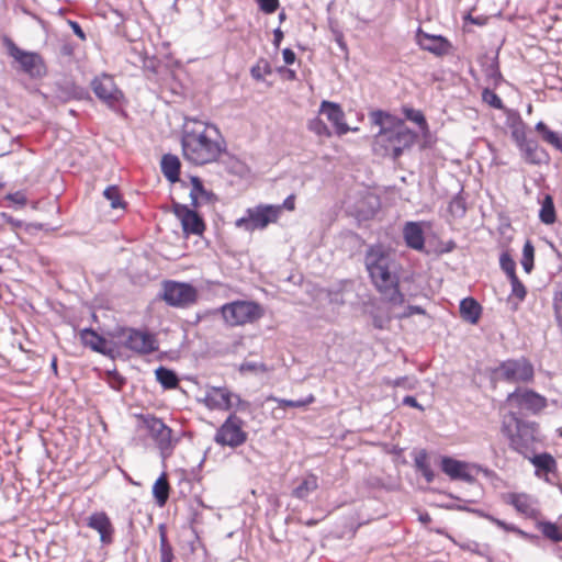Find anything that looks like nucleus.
I'll use <instances>...</instances> for the list:
<instances>
[{"mask_svg":"<svg viewBox=\"0 0 562 562\" xmlns=\"http://www.w3.org/2000/svg\"><path fill=\"white\" fill-rule=\"evenodd\" d=\"M181 145L183 157L196 166L216 161L226 150L217 126L196 119L186 120Z\"/></svg>","mask_w":562,"mask_h":562,"instance_id":"obj_1","label":"nucleus"},{"mask_svg":"<svg viewBox=\"0 0 562 562\" xmlns=\"http://www.w3.org/2000/svg\"><path fill=\"white\" fill-rule=\"evenodd\" d=\"M364 265L382 297L392 305H402L405 296L400 291V266L394 254L381 244L371 245L366 251Z\"/></svg>","mask_w":562,"mask_h":562,"instance_id":"obj_2","label":"nucleus"},{"mask_svg":"<svg viewBox=\"0 0 562 562\" xmlns=\"http://www.w3.org/2000/svg\"><path fill=\"white\" fill-rule=\"evenodd\" d=\"M508 418L509 422H503V432L508 437L509 445L515 451L528 457L535 451L536 445L542 441L539 425L519 418L515 412H510Z\"/></svg>","mask_w":562,"mask_h":562,"instance_id":"obj_3","label":"nucleus"},{"mask_svg":"<svg viewBox=\"0 0 562 562\" xmlns=\"http://www.w3.org/2000/svg\"><path fill=\"white\" fill-rule=\"evenodd\" d=\"M416 133L397 121L396 125L389 130L379 131L374 136L373 150L382 157L397 159L406 148L413 146Z\"/></svg>","mask_w":562,"mask_h":562,"instance_id":"obj_4","label":"nucleus"},{"mask_svg":"<svg viewBox=\"0 0 562 562\" xmlns=\"http://www.w3.org/2000/svg\"><path fill=\"white\" fill-rule=\"evenodd\" d=\"M282 211V206L272 204H258L246 210L245 215L237 218L235 226L246 232L261 231L268 225L277 223Z\"/></svg>","mask_w":562,"mask_h":562,"instance_id":"obj_5","label":"nucleus"},{"mask_svg":"<svg viewBox=\"0 0 562 562\" xmlns=\"http://www.w3.org/2000/svg\"><path fill=\"white\" fill-rule=\"evenodd\" d=\"M221 313L226 324L240 326L259 319L262 316V308L256 302L238 300L224 304Z\"/></svg>","mask_w":562,"mask_h":562,"instance_id":"obj_6","label":"nucleus"},{"mask_svg":"<svg viewBox=\"0 0 562 562\" xmlns=\"http://www.w3.org/2000/svg\"><path fill=\"white\" fill-rule=\"evenodd\" d=\"M139 419L148 435L156 442L162 458L171 456L178 440L172 437V429L162 419L154 415H140Z\"/></svg>","mask_w":562,"mask_h":562,"instance_id":"obj_7","label":"nucleus"},{"mask_svg":"<svg viewBox=\"0 0 562 562\" xmlns=\"http://www.w3.org/2000/svg\"><path fill=\"white\" fill-rule=\"evenodd\" d=\"M494 373L497 379L509 383H530L535 379L533 366L525 357L502 361Z\"/></svg>","mask_w":562,"mask_h":562,"instance_id":"obj_8","label":"nucleus"},{"mask_svg":"<svg viewBox=\"0 0 562 562\" xmlns=\"http://www.w3.org/2000/svg\"><path fill=\"white\" fill-rule=\"evenodd\" d=\"M245 422L235 413L224 420L214 435V441L222 447L237 448L243 446L248 438L244 429Z\"/></svg>","mask_w":562,"mask_h":562,"instance_id":"obj_9","label":"nucleus"},{"mask_svg":"<svg viewBox=\"0 0 562 562\" xmlns=\"http://www.w3.org/2000/svg\"><path fill=\"white\" fill-rule=\"evenodd\" d=\"M162 299L170 306L188 307L196 302L198 291L190 283L169 280L164 282Z\"/></svg>","mask_w":562,"mask_h":562,"instance_id":"obj_10","label":"nucleus"},{"mask_svg":"<svg viewBox=\"0 0 562 562\" xmlns=\"http://www.w3.org/2000/svg\"><path fill=\"white\" fill-rule=\"evenodd\" d=\"M5 44L9 55L20 64L25 74L32 78H42L46 75V66L40 54L22 50L9 38Z\"/></svg>","mask_w":562,"mask_h":562,"instance_id":"obj_11","label":"nucleus"},{"mask_svg":"<svg viewBox=\"0 0 562 562\" xmlns=\"http://www.w3.org/2000/svg\"><path fill=\"white\" fill-rule=\"evenodd\" d=\"M506 403L517 408L519 412L526 411L532 415L542 412L547 405V398L530 389L517 387L514 392L509 393L506 397Z\"/></svg>","mask_w":562,"mask_h":562,"instance_id":"obj_12","label":"nucleus"},{"mask_svg":"<svg viewBox=\"0 0 562 562\" xmlns=\"http://www.w3.org/2000/svg\"><path fill=\"white\" fill-rule=\"evenodd\" d=\"M124 346L138 355H149L158 350L159 345L155 335L135 328L123 330Z\"/></svg>","mask_w":562,"mask_h":562,"instance_id":"obj_13","label":"nucleus"},{"mask_svg":"<svg viewBox=\"0 0 562 562\" xmlns=\"http://www.w3.org/2000/svg\"><path fill=\"white\" fill-rule=\"evenodd\" d=\"M503 502L510 505L515 510L529 519H537L540 516L538 501L527 493H506L502 496Z\"/></svg>","mask_w":562,"mask_h":562,"instance_id":"obj_14","label":"nucleus"},{"mask_svg":"<svg viewBox=\"0 0 562 562\" xmlns=\"http://www.w3.org/2000/svg\"><path fill=\"white\" fill-rule=\"evenodd\" d=\"M172 210L177 218L180 221L183 234L189 235H202L205 229L203 218L193 210L189 209L188 205L173 202Z\"/></svg>","mask_w":562,"mask_h":562,"instance_id":"obj_15","label":"nucleus"},{"mask_svg":"<svg viewBox=\"0 0 562 562\" xmlns=\"http://www.w3.org/2000/svg\"><path fill=\"white\" fill-rule=\"evenodd\" d=\"M95 95L111 108L116 106L123 98L122 91L116 87L112 77L103 75L91 82Z\"/></svg>","mask_w":562,"mask_h":562,"instance_id":"obj_16","label":"nucleus"},{"mask_svg":"<svg viewBox=\"0 0 562 562\" xmlns=\"http://www.w3.org/2000/svg\"><path fill=\"white\" fill-rule=\"evenodd\" d=\"M319 113L324 114L327 120L335 127V132L338 136H342L347 134L349 131H357L358 128H350L345 121V112L340 104L330 102V101H322L319 105Z\"/></svg>","mask_w":562,"mask_h":562,"instance_id":"obj_17","label":"nucleus"},{"mask_svg":"<svg viewBox=\"0 0 562 562\" xmlns=\"http://www.w3.org/2000/svg\"><path fill=\"white\" fill-rule=\"evenodd\" d=\"M233 393L225 386H209L204 396V404L210 409L228 411L233 407Z\"/></svg>","mask_w":562,"mask_h":562,"instance_id":"obj_18","label":"nucleus"},{"mask_svg":"<svg viewBox=\"0 0 562 562\" xmlns=\"http://www.w3.org/2000/svg\"><path fill=\"white\" fill-rule=\"evenodd\" d=\"M441 471L451 480H460L464 482H472L474 476L470 471L469 463L453 459L451 457H442L440 461Z\"/></svg>","mask_w":562,"mask_h":562,"instance_id":"obj_19","label":"nucleus"},{"mask_svg":"<svg viewBox=\"0 0 562 562\" xmlns=\"http://www.w3.org/2000/svg\"><path fill=\"white\" fill-rule=\"evenodd\" d=\"M417 43L422 49L430 52L436 56L449 54L451 44L441 35H430L419 31L417 33Z\"/></svg>","mask_w":562,"mask_h":562,"instance_id":"obj_20","label":"nucleus"},{"mask_svg":"<svg viewBox=\"0 0 562 562\" xmlns=\"http://www.w3.org/2000/svg\"><path fill=\"white\" fill-rule=\"evenodd\" d=\"M87 526L99 532L102 543L108 544L112 542L114 528L109 516L104 512L91 514L87 519Z\"/></svg>","mask_w":562,"mask_h":562,"instance_id":"obj_21","label":"nucleus"},{"mask_svg":"<svg viewBox=\"0 0 562 562\" xmlns=\"http://www.w3.org/2000/svg\"><path fill=\"white\" fill-rule=\"evenodd\" d=\"M405 245L414 250L422 251L425 248V234L420 222H406L403 227Z\"/></svg>","mask_w":562,"mask_h":562,"instance_id":"obj_22","label":"nucleus"},{"mask_svg":"<svg viewBox=\"0 0 562 562\" xmlns=\"http://www.w3.org/2000/svg\"><path fill=\"white\" fill-rule=\"evenodd\" d=\"M519 150L521 151L525 161L530 165H540L548 158L546 150L542 149L538 142L532 138H529L524 143L519 147Z\"/></svg>","mask_w":562,"mask_h":562,"instance_id":"obj_23","label":"nucleus"},{"mask_svg":"<svg viewBox=\"0 0 562 562\" xmlns=\"http://www.w3.org/2000/svg\"><path fill=\"white\" fill-rule=\"evenodd\" d=\"M317 488L318 477L314 473L308 472L299 480L297 485L292 491V496L303 501Z\"/></svg>","mask_w":562,"mask_h":562,"instance_id":"obj_24","label":"nucleus"},{"mask_svg":"<svg viewBox=\"0 0 562 562\" xmlns=\"http://www.w3.org/2000/svg\"><path fill=\"white\" fill-rule=\"evenodd\" d=\"M482 307L473 297H465L460 302V315L463 321L476 324L481 317Z\"/></svg>","mask_w":562,"mask_h":562,"instance_id":"obj_25","label":"nucleus"},{"mask_svg":"<svg viewBox=\"0 0 562 562\" xmlns=\"http://www.w3.org/2000/svg\"><path fill=\"white\" fill-rule=\"evenodd\" d=\"M527 458L536 468V475L538 476H541L542 474L553 473L557 470V461L548 452L533 454L532 457L528 456Z\"/></svg>","mask_w":562,"mask_h":562,"instance_id":"obj_26","label":"nucleus"},{"mask_svg":"<svg viewBox=\"0 0 562 562\" xmlns=\"http://www.w3.org/2000/svg\"><path fill=\"white\" fill-rule=\"evenodd\" d=\"M214 194L204 189L203 182L199 177H191L190 199L193 207H199L201 202H211Z\"/></svg>","mask_w":562,"mask_h":562,"instance_id":"obj_27","label":"nucleus"},{"mask_svg":"<svg viewBox=\"0 0 562 562\" xmlns=\"http://www.w3.org/2000/svg\"><path fill=\"white\" fill-rule=\"evenodd\" d=\"M180 160L176 155L166 154L161 158V172L167 180L175 183L179 180Z\"/></svg>","mask_w":562,"mask_h":562,"instance_id":"obj_28","label":"nucleus"},{"mask_svg":"<svg viewBox=\"0 0 562 562\" xmlns=\"http://www.w3.org/2000/svg\"><path fill=\"white\" fill-rule=\"evenodd\" d=\"M80 337L85 346L91 348L93 351L105 353L106 340L105 338L97 334L93 329H82L80 333Z\"/></svg>","mask_w":562,"mask_h":562,"instance_id":"obj_29","label":"nucleus"},{"mask_svg":"<svg viewBox=\"0 0 562 562\" xmlns=\"http://www.w3.org/2000/svg\"><path fill=\"white\" fill-rule=\"evenodd\" d=\"M169 491H170L169 482L166 477V474L162 473L156 480V482L154 483V486H153V494L156 499V503L159 506H164L167 503V501L169 498Z\"/></svg>","mask_w":562,"mask_h":562,"instance_id":"obj_30","label":"nucleus"},{"mask_svg":"<svg viewBox=\"0 0 562 562\" xmlns=\"http://www.w3.org/2000/svg\"><path fill=\"white\" fill-rule=\"evenodd\" d=\"M536 131L541 135L542 139L562 153V137L551 131L542 121L535 126Z\"/></svg>","mask_w":562,"mask_h":562,"instance_id":"obj_31","label":"nucleus"},{"mask_svg":"<svg viewBox=\"0 0 562 562\" xmlns=\"http://www.w3.org/2000/svg\"><path fill=\"white\" fill-rule=\"evenodd\" d=\"M370 120L373 125L380 127V131L391 128V126L396 125L398 121L393 115L382 110L372 111L370 113Z\"/></svg>","mask_w":562,"mask_h":562,"instance_id":"obj_32","label":"nucleus"},{"mask_svg":"<svg viewBox=\"0 0 562 562\" xmlns=\"http://www.w3.org/2000/svg\"><path fill=\"white\" fill-rule=\"evenodd\" d=\"M417 471L422 473L427 483H431L435 479V473L428 462V456L425 450H422L414 459Z\"/></svg>","mask_w":562,"mask_h":562,"instance_id":"obj_33","label":"nucleus"},{"mask_svg":"<svg viewBox=\"0 0 562 562\" xmlns=\"http://www.w3.org/2000/svg\"><path fill=\"white\" fill-rule=\"evenodd\" d=\"M155 374L157 381L164 386V389H175L179 383L177 374L165 367L157 368Z\"/></svg>","mask_w":562,"mask_h":562,"instance_id":"obj_34","label":"nucleus"},{"mask_svg":"<svg viewBox=\"0 0 562 562\" xmlns=\"http://www.w3.org/2000/svg\"><path fill=\"white\" fill-rule=\"evenodd\" d=\"M159 540H160V562H172L173 549L168 541L165 525H159Z\"/></svg>","mask_w":562,"mask_h":562,"instance_id":"obj_35","label":"nucleus"},{"mask_svg":"<svg viewBox=\"0 0 562 562\" xmlns=\"http://www.w3.org/2000/svg\"><path fill=\"white\" fill-rule=\"evenodd\" d=\"M539 218L543 224H553L555 222V209L551 195H546L539 212Z\"/></svg>","mask_w":562,"mask_h":562,"instance_id":"obj_36","label":"nucleus"},{"mask_svg":"<svg viewBox=\"0 0 562 562\" xmlns=\"http://www.w3.org/2000/svg\"><path fill=\"white\" fill-rule=\"evenodd\" d=\"M271 74H272L271 65L265 58L258 59V61L250 68V75L257 81L265 80V77L269 76Z\"/></svg>","mask_w":562,"mask_h":562,"instance_id":"obj_37","label":"nucleus"},{"mask_svg":"<svg viewBox=\"0 0 562 562\" xmlns=\"http://www.w3.org/2000/svg\"><path fill=\"white\" fill-rule=\"evenodd\" d=\"M538 527L546 538H548L554 542L562 541V531H560V529L558 528V526L555 524L550 522V521H543V522H539Z\"/></svg>","mask_w":562,"mask_h":562,"instance_id":"obj_38","label":"nucleus"},{"mask_svg":"<svg viewBox=\"0 0 562 562\" xmlns=\"http://www.w3.org/2000/svg\"><path fill=\"white\" fill-rule=\"evenodd\" d=\"M510 136L519 148L529 138L526 135V125L518 115L516 123L512 125Z\"/></svg>","mask_w":562,"mask_h":562,"instance_id":"obj_39","label":"nucleus"},{"mask_svg":"<svg viewBox=\"0 0 562 562\" xmlns=\"http://www.w3.org/2000/svg\"><path fill=\"white\" fill-rule=\"evenodd\" d=\"M535 260V247L531 240H527L522 248L521 266L527 273H530L533 269Z\"/></svg>","mask_w":562,"mask_h":562,"instance_id":"obj_40","label":"nucleus"},{"mask_svg":"<svg viewBox=\"0 0 562 562\" xmlns=\"http://www.w3.org/2000/svg\"><path fill=\"white\" fill-rule=\"evenodd\" d=\"M103 196L110 201L112 209H124L125 202L122 200L120 190L116 186H110L103 191Z\"/></svg>","mask_w":562,"mask_h":562,"instance_id":"obj_41","label":"nucleus"},{"mask_svg":"<svg viewBox=\"0 0 562 562\" xmlns=\"http://www.w3.org/2000/svg\"><path fill=\"white\" fill-rule=\"evenodd\" d=\"M267 401L277 402L280 407H304L314 402V396L310 395L308 397H306L304 400L293 401V400L279 398L273 395H270L267 397Z\"/></svg>","mask_w":562,"mask_h":562,"instance_id":"obj_42","label":"nucleus"},{"mask_svg":"<svg viewBox=\"0 0 562 562\" xmlns=\"http://www.w3.org/2000/svg\"><path fill=\"white\" fill-rule=\"evenodd\" d=\"M307 128L310 132L314 133L319 137H330L331 132L325 122L319 117H314L308 121Z\"/></svg>","mask_w":562,"mask_h":562,"instance_id":"obj_43","label":"nucleus"},{"mask_svg":"<svg viewBox=\"0 0 562 562\" xmlns=\"http://www.w3.org/2000/svg\"><path fill=\"white\" fill-rule=\"evenodd\" d=\"M448 210L450 214L454 217H462L467 212V202L465 199L458 194L452 198L449 203Z\"/></svg>","mask_w":562,"mask_h":562,"instance_id":"obj_44","label":"nucleus"},{"mask_svg":"<svg viewBox=\"0 0 562 562\" xmlns=\"http://www.w3.org/2000/svg\"><path fill=\"white\" fill-rule=\"evenodd\" d=\"M417 381L414 378L401 376L395 380L384 379V384L393 387H403L406 390H413L416 386Z\"/></svg>","mask_w":562,"mask_h":562,"instance_id":"obj_45","label":"nucleus"},{"mask_svg":"<svg viewBox=\"0 0 562 562\" xmlns=\"http://www.w3.org/2000/svg\"><path fill=\"white\" fill-rule=\"evenodd\" d=\"M499 266L502 270L512 278L516 274V262L508 252H502L499 257Z\"/></svg>","mask_w":562,"mask_h":562,"instance_id":"obj_46","label":"nucleus"},{"mask_svg":"<svg viewBox=\"0 0 562 562\" xmlns=\"http://www.w3.org/2000/svg\"><path fill=\"white\" fill-rule=\"evenodd\" d=\"M404 115L407 120L416 123L422 130L428 127L425 115L419 111L412 108L404 109Z\"/></svg>","mask_w":562,"mask_h":562,"instance_id":"obj_47","label":"nucleus"},{"mask_svg":"<svg viewBox=\"0 0 562 562\" xmlns=\"http://www.w3.org/2000/svg\"><path fill=\"white\" fill-rule=\"evenodd\" d=\"M482 100L494 109H504L502 99L491 89H484L482 91Z\"/></svg>","mask_w":562,"mask_h":562,"instance_id":"obj_48","label":"nucleus"},{"mask_svg":"<svg viewBox=\"0 0 562 562\" xmlns=\"http://www.w3.org/2000/svg\"><path fill=\"white\" fill-rule=\"evenodd\" d=\"M512 285V295L516 296L519 301H524L527 295L526 286L517 276L508 278Z\"/></svg>","mask_w":562,"mask_h":562,"instance_id":"obj_49","label":"nucleus"},{"mask_svg":"<svg viewBox=\"0 0 562 562\" xmlns=\"http://www.w3.org/2000/svg\"><path fill=\"white\" fill-rule=\"evenodd\" d=\"M239 371L241 373H244V372L266 373L269 371V368L263 362L245 361L240 364Z\"/></svg>","mask_w":562,"mask_h":562,"instance_id":"obj_50","label":"nucleus"},{"mask_svg":"<svg viewBox=\"0 0 562 562\" xmlns=\"http://www.w3.org/2000/svg\"><path fill=\"white\" fill-rule=\"evenodd\" d=\"M226 165L228 171L234 175H243L247 170L246 165L235 157H229Z\"/></svg>","mask_w":562,"mask_h":562,"instance_id":"obj_51","label":"nucleus"},{"mask_svg":"<svg viewBox=\"0 0 562 562\" xmlns=\"http://www.w3.org/2000/svg\"><path fill=\"white\" fill-rule=\"evenodd\" d=\"M7 201L18 205L19 207H23L27 203V198L23 191H16L13 193H8L4 198Z\"/></svg>","mask_w":562,"mask_h":562,"instance_id":"obj_52","label":"nucleus"},{"mask_svg":"<svg viewBox=\"0 0 562 562\" xmlns=\"http://www.w3.org/2000/svg\"><path fill=\"white\" fill-rule=\"evenodd\" d=\"M259 9L266 14H271L279 8V0H255Z\"/></svg>","mask_w":562,"mask_h":562,"instance_id":"obj_53","label":"nucleus"},{"mask_svg":"<svg viewBox=\"0 0 562 562\" xmlns=\"http://www.w3.org/2000/svg\"><path fill=\"white\" fill-rule=\"evenodd\" d=\"M488 520L505 531L514 532L517 530V527L515 525L507 524L506 521L501 520L492 515L488 517Z\"/></svg>","mask_w":562,"mask_h":562,"instance_id":"obj_54","label":"nucleus"},{"mask_svg":"<svg viewBox=\"0 0 562 562\" xmlns=\"http://www.w3.org/2000/svg\"><path fill=\"white\" fill-rule=\"evenodd\" d=\"M125 383L124 378H122L117 373H110V385L114 390H121L123 384Z\"/></svg>","mask_w":562,"mask_h":562,"instance_id":"obj_55","label":"nucleus"},{"mask_svg":"<svg viewBox=\"0 0 562 562\" xmlns=\"http://www.w3.org/2000/svg\"><path fill=\"white\" fill-rule=\"evenodd\" d=\"M233 398L235 400V403H233V406H235L237 409L246 411L249 408V406H250L249 402L241 400L239 395L233 393Z\"/></svg>","mask_w":562,"mask_h":562,"instance_id":"obj_56","label":"nucleus"},{"mask_svg":"<svg viewBox=\"0 0 562 562\" xmlns=\"http://www.w3.org/2000/svg\"><path fill=\"white\" fill-rule=\"evenodd\" d=\"M403 405H406V406H409V407H414V408H417V409H420V411L424 409V407L412 395H407V396H405L403 398Z\"/></svg>","mask_w":562,"mask_h":562,"instance_id":"obj_57","label":"nucleus"},{"mask_svg":"<svg viewBox=\"0 0 562 562\" xmlns=\"http://www.w3.org/2000/svg\"><path fill=\"white\" fill-rule=\"evenodd\" d=\"M459 509L465 510V512H469V513H473L476 516L485 518L487 520H488V517L491 516L490 514H487L484 510L479 509V508H471V507H467V506H459Z\"/></svg>","mask_w":562,"mask_h":562,"instance_id":"obj_58","label":"nucleus"},{"mask_svg":"<svg viewBox=\"0 0 562 562\" xmlns=\"http://www.w3.org/2000/svg\"><path fill=\"white\" fill-rule=\"evenodd\" d=\"M282 55L286 65H292L295 61V53L292 49L284 48Z\"/></svg>","mask_w":562,"mask_h":562,"instance_id":"obj_59","label":"nucleus"},{"mask_svg":"<svg viewBox=\"0 0 562 562\" xmlns=\"http://www.w3.org/2000/svg\"><path fill=\"white\" fill-rule=\"evenodd\" d=\"M281 206H282V209H285L288 211H293L295 209V195L294 194H290L283 201V204Z\"/></svg>","mask_w":562,"mask_h":562,"instance_id":"obj_60","label":"nucleus"},{"mask_svg":"<svg viewBox=\"0 0 562 562\" xmlns=\"http://www.w3.org/2000/svg\"><path fill=\"white\" fill-rule=\"evenodd\" d=\"M414 314H425V310L420 306H417V305H411L407 307V312L404 313V317H408L411 315H414Z\"/></svg>","mask_w":562,"mask_h":562,"instance_id":"obj_61","label":"nucleus"},{"mask_svg":"<svg viewBox=\"0 0 562 562\" xmlns=\"http://www.w3.org/2000/svg\"><path fill=\"white\" fill-rule=\"evenodd\" d=\"M74 45L71 43H64L60 47V54L63 56H72L74 54Z\"/></svg>","mask_w":562,"mask_h":562,"instance_id":"obj_62","label":"nucleus"},{"mask_svg":"<svg viewBox=\"0 0 562 562\" xmlns=\"http://www.w3.org/2000/svg\"><path fill=\"white\" fill-rule=\"evenodd\" d=\"M70 26L74 31V33L80 37L81 40H86V34L85 32L82 31V29L80 27V25L77 23V22H74V21H70Z\"/></svg>","mask_w":562,"mask_h":562,"instance_id":"obj_63","label":"nucleus"},{"mask_svg":"<svg viewBox=\"0 0 562 562\" xmlns=\"http://www.w3.org/2000/svg\"><path fill=\"white\" fill-rule=\"evenodd\" d=\"M554 313L555 318L559 325L562 326V301L561 302H554Z\"/></svg>","mask_w":562,"mask_h":562,"instance_id":"obj_64","label":"nucleus"}]
</instances>
